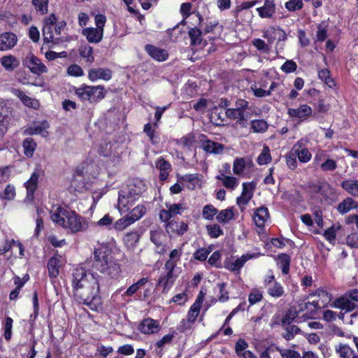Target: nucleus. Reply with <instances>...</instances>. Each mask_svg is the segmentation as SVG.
I'll return each mask as SVG.
<instances>
[{
  "label": "nucleus",
  "instance_id": "nucleus-61",
  "mask_svg": "<svg viewBox=\"0 0 358 358\" xmlns=\"http://www.w3.org/2000/svg\"><path fill=\"white\" fill-rule=\"evenodd\" d=\"M278 350L282 358H301V355L297 351L279 348H278Z\"/></svg>",
  "mask_w": 358,
  "mask_h": 358
},
{
  "label": "nucleus",
  "instance_id": "nucleus-29",
  "mask_svg": "<svg viewBox=\"0 0 358 358\" xmlns=\"http://www.w3.org/2000/svg\"><path fill=\"white\" fill-rule=\"evenodd\" d=\"M357 208H358V203L352 198L348 197L338 204L337 209L340 213L345 214Z\"/></svg>",
  "mask_w": 358,
  "mask_h": 358
},
{
  "label": "nucleus",
  "instance_id": "nucleus-13",
  "mask_svg": "<svg viewBox=\"0 0 358 358\" xmlns=\"http://www.w3.org/2000/svg\"><path fill=\"white\" fill-rule=\"evenodd\" d=\"M261 255L262 254L260 252L247 253L243 255L241 257L238 258L235 261L229 263L227 266V268L231 271H239L247 261L257 258Z\"/></svg>",
  "mask_w": 358,
  "mask_h": 358
},
{
  "label": "nucleus",
  "instance_id": "nucleus-25",
  "mask_svg": "<svg viewBox=\"0 0 358 358\" xmlns=\"http://www.w3.org/2000/svg\"><path fill=\"white\" fill-rule=\"evenodd\" d=\"M145 50L152 58L159 62L165 61L168 57V53L165 50L157 48L152 45H147Z\"/></svg>",
  "mask_w": 358,
  "mask_h": 358
},
{
  "label": "nucleus",
  "instance_id": "nucleus-58",
  "mask_svg": "<svg viewBox=\"0 0 358 358\" xmlns=\"http://www.w3.org/2000/svg\"><path fill=\"white\" fill-rule=\"evenodd\" d=\"M301 331L300 329L295 325L288 327L286 328V331L282 334V336L287 340L292 339L295 335Z\"/></svg>",
  "mask_w": 358,
  "mask_h": 358
},
{
  "label": "nucleus",
  "instance_id": "nucleus-39",
  "mask_svg": "<svg viewBox=\"0 0 358 358\" xmlns=\"http://www.w3.org/2000/svg\"><path fill=\"white\" fill-rule=\"evenodd\" d=\"M134 222V220H133V218L129 213L128 215L117 220L114 224V227L117 231H123Z\"/></svg>",
  "mask_w": 358,
  "mask_h": 358
},
{
  "label": "nucleus",
  "instance_id": "nucleus-33",
  "mask_svg": "<svg viewBox=\"0 0 358 358\" xmlns=\"http://www.w3.org/2000/svg\"><path fill=\"white\" fill-rule=\"evenodd\" d=\"M1 65L7 71H13L19 64V60L13 55L4 56L1 59Z\"/></svg>",
  "mask_w": 358,
  "mask_h": 358
},
{
  "label": "nucleus",
  "instance_id": "nucleus-28",
  "mask_svg": "<svg viewBox=\"0 0 358 358\" xmlns=\"http://www.w3.org/2000/svg\"><path fill=\"white\" fill-rule=\"evenodd\" d=\"M39 178V173L38 171H34L30 178L24 183V186L27 192V197H31L33 199V194L38 186V180Z\"/></svg>",
  "mask_w": 358,
  "mask_h": 358
},
{
  "label": "nucleus",
  "instance_id": "nucleus-27",
  "mask_svg": "<svg viewBox=\"0 0 358 358\" xmlns=\"http://www.w3.org/2000/svg\"><path fill=\"white\" fill-rule=\"evenodd\" d=\"M341 187L349 194L358 197V180L348 179L341 182Z\"/></svg>",
  "mask_w": 358,
  "mask_h": 358
},
{
  "label": "nucleus",
  "instance_id": "nucleus-9",
  "mask_svg": "<svg viewBox=\"0 0 358 358\" xmlns=\"http://www.w3.org/2000/svg\"><path fill=\"white\" fill-rule=\"evenodd\" d=\"M176 268L165 266V273H162L159 277L157 285L163 288L162 292L166 293L172 287L178 275L174 274Z\"/></svg>",
  "mask_w": 358,
  "mask_h": 358
},
{
  "label": "nucleus",
  "instance_id": "nucleus-36",
  "mask_svg": "<svg viewBox=\"0 0 358 358\" xmlns=\"http://www.w3.org/2000/svg\"><path fill=\"white\" fill-rule=\"evenodd\" d=\"M234 16L236 19V22L241 24L245 22H249L252 20L253 15L252 11L243 10L239 13H236V6L234 10Z\"/></svg>",
  "mask_w": 358,
  "mask_h": 358
},
{
  "label": "nucleus",
  "instance_id": "nucleus-53",
  "mask_svg": "<svg viewBox=\"0 0 358 358\" xmlns=\"http://www.w3.org/2000/svg\"><path fill=\"white\" fill-rule=\"evenodd\" d=\"M177 142L183 148L189 149L194 142V136L192 134H188L187 135L178 140Z\"/></svg>",
  "mask_w": 358,
  "mask_h": 358
},
{
  "label": "nucleus",
  "instance_id": "nucleus-48",
  "mask_svg": "<svg viewBox=\"0 0 358 358\" xmlns=\"http://www.w3.org/2000/svg\"><path fill=\"white\" fill-rule=\"evenodd\" d=\"M327 27L328 25L324 22L317 25V31L316 33L317 41L323 42L327 38Z\"/></svg>",
  "mask_w": 358,
  "mask_h": 358
},
{
  "label": "nucleus",
  "instance_id": "nucleus-1",
  "mask_svg": "<svg viewBox=\"0 0 358 358\" xmlns=\"http://www.w3.org/2000/svg\"><path fill=\"white\" fill-rule=\"evenodd\" d=\"M74 297L80 303L92 310H98L102 304L99 295V280L94 273L82 268H76L73 273Z\"/></svg>",
  "mask_w": 358,
  "mask_h": 358
},
{
  "label": "nucleus",
  "instance_id": "nucleus-6",
  "mask_svg": "<svg viewBox=\"0 0 358 358\" xmlns=\"http://www.w3.org/2000/svg\"><path fill=\"white\" fill-rule=\"evenodd\" d=\"M75 94L82 101L96 103L105 98L106 91L103 85L90 86L83 85L80 87L75 88Z\"/></svg>",
  "mask_w": 358,
  "mask_h": 358
},
{
  "label": "nucleus",
  "instance_id": "nucleus-44",
  "mask_svg": "<svg viewBox=\"0 0 358 358\" xmlns=\"http://www.w3.org/2000/svg\"><path fill=\"white\" fill-rule=\"evenodd\" d=\"M318 76L329 87L332 88L335 86V82L331 78L330 71L328 69H324L319 71Z\"/></svg>",
  "mask_w": 358,
  "mask_h": 358
},
{
  "label": "nucleus",
  "instance_id": "nucleus-60",
  "mask_svg": "<svg viewBox=\"0 0 358 358\" xmlns=\"http://www.w3.org/2000/svg\"><path fill=\"white\" fill-rule=\"evenodd\" d=\"M92 48L90 45L83 46L80 50V55L81 57L86 58L87 62H92L94 60L92 55Z\"/></svg>",
  "mask_w": 358,
  "mask_h": 358
},
{
  "label": "nucleus",
  "instance_id": "nucleus-38",
  "mask_svg": "<svg viewBox=\"0 0 358 358\" xmlns=\"http://www.w3.org/2000/svg\"><path fill=\"white\" fill-rule=\"evenodd\" d=\"M267 292L272 297L279 298L284 294V289L280 283L275 281L267 287Z\"/></svg>",
  "mask_w": 358,
  "mask_h": 358
},
{
  "label": "nucleus",
  "instance_id": "nucleus-49",
  "mask_svg": "<svg viewBox=\"0 0 358 358\" xmlns=\"http://www.w3.org/2000/svg\"><path fill=\"white\" fill-rule=\"evenodd\" d=\"M147 208L143 205H138L136 207L133 208L129 215L133 218V220L136 221L141 218L146 213Z\"/></svg>",
  "mask_w": 358,
  "mask_h": 358
},
{
  "label": "nucleus",
  "instance_id": "nucleus-57",
  "mask_svg": "<svg viewBox=\"0 0 358 358\" xmlns=\"http://www.w3.org/2000/svg\"><path fill=\"white\" fill-rule=\"evenodd\" d=\"M263 298L262 292L257 289H253L248 296V301L251 305L255 304Z\"/></svg>",
  "mask_w": 358,
  "mask_h": 358
},
{
  "label": "nucleus",
  "instance_id": "nucleus-5",
  "mask_svg": "<svg viewBox=\"0 0 358 358\" xmlns=\"http://www.w3.org/2000/svg\"><path fill=\"white\" fill-rule=\"evenodd\" d=\"M248 102L244 99L236 101L235 107L225 110V116L231 120H236L242 127H246L247 122L251 117Z\"/></svg>",
  "mask_w": 358,
  "mask_h": 358
},
{
  "label": "nucleus",
  "instance_id": "nucleus-12",
  "mask_svg": "<svg viewBox=\"0 0 358 358\" xmlns=\"http://www.w3.org/2000/svg\"><path fill=\"white\" fill-rule=\"evenodd\" d=\"M287 114L292 118H297L303 121L313 115V110L307 104H301L297 108H289Z\"/></svg>",
  "mask_w": 358,
  "mask_h": 358
},
{
  "label": "nucleus",
  "instance_id": "nucleus-51",
  "mask_svg": "<svg viewBox=\"0 0 358 358\" xmlns=\"http://www.w3.org/2000/svg\"><path fill=\"white\" fill-rule=\"evenodd\" d=\"M298 316V310L296 308H292L288 310L282 320V324L283 325H289L291 322Z\"/></svg>",
  "mask_w": 358,
  "mask_h": 358
},
{
  "label": "nucleus",
  "instance_id": "nucleus-24",
  "mask_svg": "<svg viewBox=\"0 0 358 358\" xmlns=\"http://www.w3.org/2000/svg\"><path fill=\"white\" fill-rule=\"evenodd\" d=\"M187 224L184 222H176L171 220L166 225L168 233H173L178 235H182L187 230Z\"/></svg>",
  "mask_w": 358,
  "mask_h": 358
},
{
  "label": "nucleus",
  "instance_id": "nucleus-55",
  "mask_svg": "<svg viewBox=\"0 0 358 358\" xmlns=\"http://www.w3.org/2000/svg\"><path fill=\"white\" fill-rule=\"evenodd\" d=\"M245 168V161L244 158H237L233 164V171L236 175L241 174Z\"/></svg>",
  "mask_w": 358,
  "mask_h": 358
},
{
  "label": "nucleus",
  "instance_id": "nucleus-17",
  "mask_svg": "<svg viewBox=\"0 0 358 358\" xmlns=\"http://www.w3.org/2000/svg\"><path fill=\"white\" fill-rule=\"evenodd\" d=\"M292 149L301 163H307L310 160L312 155L308 148L303 145L302 141L296 143Z\"/></svg>",
  "mask_w": 358,
  "mask_h": 358
},
{
  "label": "nucleus",
  "instance_id": "nucleus-4",
  "mask_svg": "<svg viewBox=\"0 0 358 358\" xmlns=\"http://www.w3.org/2000/svg\"><path fill=\"white\" fill-rule=\"evenodd\" d=\"M93 266L101 273L111 278L115 276L119 271V266L112 260L110 250L106 245H101L94 252Z\"/></svg>",
  "mask_w": 358,
  "mask_h": 358
},
{
  "label": "nucleus",
  "instance_id": "nucleus-26",
  "mask_svg": "<svg viewBox=\"0 0 358 358\" xmlns=\"http://www.w3.org/2000/svg\"><path fill=\"white\" fill-rule=\"evenodd\" d=\"M155 166L160 171V180H166L171 170V164L168 161L165 160L163 157H159L156 161Z\"/></svg>",
  "mask_w": 358,
  "mask_h": 358
},
{
  "label": "nucleus",
  "instance_id": "nucleus-37",
  "mask_svg": "<svg viewBox=\"0 0 358 358\" xmlns=\"http://www.w3.org/2000/svg\"><path fill=\"white\" fill-rule=\"evenodd\" d=\"M182 249H174L169 254V259L166 262L164 266L176 268L178 262L180 260L182 256Z\"/></svg>",
  "mask_w": 358,
  "mask_h": 358
},
{
  "label": "nucleus",
  "instance_id": "nucleus-47",
  "mask_svg": "<svg viewBox=\"0 0 358 358\" xmlns=\"http://www.w3.org/2000/svg\"><path fill=\"white\" fill-rule=\"evenodd\" d=\"M251 127L254 132L262 133L267 130L268 124L263 120H255L251 122Z\"/></svg>",
  "mask_w": 358,
  "mask_h": 358
},
{
  "label": "nucleus",
  "instance_id": "nucleus-56",
  "mask_svg": "<svg viewBox=\"0 0 358 358\" xmlns=\"http://www.w3.org/2000/svg\"><path fill=\"white\" fill-rule=\"evenodd\" d=\"M271 159L270 150L268 147H264L262 153L257 158V162L259 165H264L268 164Z\"/></svg>",
  "mask_w": 358,
  "mask_h": 358
},
{
  "label": "nucleus",
  "instance_id": "nucleus-42",
  "mask_svg": "<svg viewBox=\"0 0 358 358\" xmlns=\"http://www.w3.org/2000/svg\"><path fill=\"white\" fill-rule=\"evenodd\" d=\"M225 110L220 108L215 107L211 113V118L214 120L217 125H221L225 120Z\"/></svg>",
  "mask_w": 358,
  "mask_h": 358
},
{
  "label": "nucleus",
  "instance_id": "nucleus-41",
  "mask_svg": "<svg viewBox=\"0 0 358 358\" xmlns=\"http://www.w3.org/2000/svg\"><path fill=\"white\" fill-rule=\"evenodd\" d=\"M148 282V279L147 278H142L139 280H138L136 283L131 285L124 293L123 296H131L134 294L138 289H140L142 286L145 285Z\"/></svg>",
  "mask_w": 358,
  "mask_h": 358
},
{
  "label": "nucleus",
  "instance_id": "nucleus-50",
  "mask_svg": "<svg viewBox=\"0 0 358 358\" xmlns=\"http://www.w3.org/2000/svg\"><path fill=\"white\" fill-rule=\"evenodd\" d=\"M218 210L212 205H206L203 207L202 211L203 217L206 220H211L215 215H217Z\"/></svg>",
  "mask_w": 358,
  "mask_h": 358
},
{
  "label": "nucleus",
  "instance_id": "nucleus-3",
  "mask_svg": "<svg viewBox=\"0 0 358 358\" xmlns=\"http://www.w3.org/2000/svg\"><path fill=\"white\" fill-rule=\"evenodd\" d=\"M51 219L59 226L69 229L71 233L85 231L88 228L86 219L81 217L75 211L57 207L55 211L51 213Z\"/></svg>",
  "mask_w": 358,
  "mask_h": 358
},
{
  "label": "nucleus",
  "instance_id": "nucleus-7",
  "mask_svg": "<svg viewBox=\"0 0 358 358\" xmlns=\"http://www.w3.org/2000/svg\"><path fill=\"white\" fill-rule=\"evenodd\" d=\"M57 22V19L54 13L50 14L49 16L44 19L43 35V40L45 43L58 44L63 41L61 38L54 36L53 31L52 30V26L55 25Z\"/></svg>",
  "mask_w": 358,
  "mask_h": 358
},
{
  "label": "nucleus",
  "instance_id": "nucleus-20",
  "mask_svg": "<svg viewBox=\"0 0 358 358\" xmlns=\"http://www.w3.org/2000/svg\"><path fill=\"white\" fill-rule=\"evenodd\" d=\"M112 77V71L108 69L97 68L89 71L88 78L92 81L99 79L109 80Z\"/></svg>",
  "mask_w": 358,
  "mask_h": 358
},
{
  "label": "nucleus",
  "instance_id": "nucleus-32",
  "mask_svg": "<svg viewBox=\"0 0 358 358\" xmlns=\"http://www.w3.org/2000/svg\"><path fill=\"white\" fill-rule=\"evenodd\" d=\"M188 35L190 38V45L193 46L201 45L203 42L202 32L197 27L189 28Z\"/></svg>",
  "mask_w": 358,
  "mask_h": 358
},
{
  "label": "nucleus",
  "instance_id": "nucleus-15",
  "mask_svg": "<svg viewBox=\"0 0 358 358\" xmlns=\"http://www.w3.org/2000/svg\"><path fill=\"white\" fill-rule=\"evenodd\" d=\"M257 11L262 18H272L276 11L275 0H264V5L257 8Z\"/></svg>",
  "mask_w": 358,
  "mask_h": 358
},
{
  "label": "nucleus",
  "instance_id": "nucleus-45",
  "mask_svg": "<svg viewBox=\"0 0 358 358\" xmlns=\"http://www.w3.org/2000/svg\"><path fill=\"white\" fill-rule=\"evenodd\" d=\"M15 194V187L10 184L6 185L3 192L0 191V197L4 200H13Z\"/></svg>",
  "mask_w": 358,
  "mask_h": 358
},
{
  "label": "nucleus",
  "instance_id": "nucleus-62",
  "mask_svg": "<svg viewBox=\"0 0 358 358\" xmlns=\"http://www.w3.org/2000/svg\"><path fill=\"white\" fill-rule=\"evenodd\" d=\"M296 68L297 64L293 60H287L282 65L280 69L286 73H290L294 72Z\"/></svg>",
  "mask_w": 358,
  "mask_h": 358
},
{
  "label": "nucleus",
  "instance_id": "nucleus-34",
  "mask_svg": "<svg viewBox=\"0 0 358 358\" xmlns=\"http://www.w3.org/2000/svg\"><path fill=\"white\" fill-rule=\"evenodd\" d=\"M60 257H52L48 262V269L50 278H56L59 275Z\"/></svg>",
  "mask_w": 358,
  "mask_h": 358
},
{
  "label": "nucleus",
  "instance_id": "nucleus-31",
  "mask_svg": "<svg viewBox=\"0 0 358 358\" xmlns=\"http://www.w3.org/2000/svg\"><path fill=\"white\" fill-rule=\"evenodd\" d=\"M202 301L203 299L199 297L190 307L187 316V319H188L189 322L194 323L196 321L200 312Z\"/></svg>",
  "mask_w": 358,
  "mask_h": 358
},
{
  "label": "nucleus",
  "instance_id": "nucleus-2",
  "mask_svg": "<svg viewBox=\"0 0 358 358\" xmlns=\"http://www.w3.org/2000/svg\"><path fill=\"white\" fill-rule=\"evenodd\" d=\"M145 183L140 179H134L122 185L119 190L117 208L121 213H126L145 191Z\"/></svg>",
  "mask_w": 358,
  "mask_h": 358
},
{
  "label": "nucleus",
  "instance_id": "nucleus-30",
  "mask_svg": "<svg viewBox=\"0 0 358 358\" xmlns=\"http://www.w3.org/2000/svg\"><path fill=\"white\" fill-rule=\"evenodd\" d=\"M234 207L220 210L216 216V220L220 223L225 224L234 220Z\"/></svg>",
  "mask_w": 358,
  "mask_h": 358
},
{
  "label": "nucleus",
  "instance_id": "nucleus-46",
  "mask_svg": "<svg viewBox=\"0 0 358 358\" xmlns=\"http://www.w3.org/2000/svg\"><path fill=\"white\" fill-rule=\"evenodd\" d=\"M336 351L341 358H350L355 352L352 348L344 344H340L336 347Z\"/></svg>",
  "mask_w": 358,
  "mask_h": 358
},
{
  "label": "nucleus",
  "instance_id": "nucleus-52",
  "mask_svg": "<svg viewBox=\"0 0 358 358\" xmlns=\"http://www.w3.org/2000/svg\"><path fill=\"white\" fill-rule=\"evenodd\" d=\"M206 230L208 235L213 238H218L220 236L223 234V231L217 224L207 225Z\"/></svg>",
  "mask_w": 358,
  "mask_h": 358
},
{
  "label": "nucleus",
  "instance_id": "nucleus-10",
  "mask_svg": "<svg viewBox=\"0 0 358 358\" xmlns=\"http://www.w3.org/2000/svg\"><path fill=\"white\" fill-rule=\"evenodd\" d=\"M200 142L203 150L209 154L219 155L222 153L224 146L217 142L211 141L204 135H201Z\"/></svg>",
  "mask_w": 358,
  "mask_h": 358
},
{
  "label": "nucleus",
  "instance_id": "nucleus-63",
  "mask_svg": "<svg viewBox=\"0 0 358 358\" xmlns=\"http://www.w3.org/2000/svg\"><path fill=\"white\" fill-rule=\"evenodd\" d=\"M13 320L8 317L6 318L4 327V338L6 340L9 341L12 336Z\"/></svg>",
  "mask_w": 358,
  "mask_h": 358
},
{
  "label": "nucleus",
  "instance_id": "nucleus-23",
  "mask_svg": "<svg viewBox=\"0 0 358 358\" xmlns=\"http://www.w3.org/2000/svg\"><path fill=\"white\" fill-rule=\"evenodd\" d=\"M269 217L268 208L266 207H260L256 209L253 215V220L258 227H263L266 220Z\"/></svg>",
  "mask_w": 358,
  "mask_h": 358
},
{
  "label": "nucleus",
  "instance_id": "nucleus-16",
  "mask_svg": "<svg viewBox=\"0 0 358 358\" xmlns=\"http://www.w3.org/2000/svg\"><path fill=\"white\" fill-rule=\"evenodd\" d=\"M332 306L340 308L342 310H345V313L352 312V310L358 308V306L356 305L345 294L341 297L336 299L334 301Z\"/></svg>",
  "mask_w": 358,
  "mask_h": 358
},
{
  "label": "nucleus",
  "instance_id": "nucleus-43",
  "mask_svg": "<svg viewBox=\"0 0 358 358\" xmlns=\"http://www.w3.org/2000/svg\"><path fill=\"white\" fill-rule=\"evenodd\" d=\"M31 3L36 12L40 15L47 13L48 10V0H32Z\"/></svg>",
  "mask_w": 358,
  "mask_h": 358
},
{
  "label": "nucleus",
  "instance_id": "nucleus-11",
  "mask_svg": "<svg viewBox=\"0 0 358 358\" xmlns=\"http://www.w3.org/2000/svg\"><path fill=\"white\" fill-rule=\"evenodd\" d=\"M24 64L34 73L41 74L47 71L46 66L38 58L32 54H29L26 57Z\"/></svg>",
  "mask_w": 358,
  "mask_h": 358
},
{
  "label": "nucleus",
  "instance_id": "nucleus-40",
  "mask_svg": "<svg viewBox=\"0 0 358 358\" xmlns=\"http://www.w3.org/2000/svg\"><path fill=\"white\" fill-rule=\"evenodd\" d=\"M22 146L24 155L28 157H31L36 148V143L31 138H27L24 140Z\"/></svg>",
  "mask_w": 358,
  "mask_h": 358
},
{
  "label": "nucleus",
  "instance_id": "nucleus-18",
  "mask_svg": "<svg viewBox=\"0 0 358 358\" xmlns=\"http://www.w3.org/2000/svg\"><path fill=\"white\" fill-rule=\"evenodd\" d=\"M17 42L16 35L11 32H4L0 35V50L4 51L13 48Z\"/></svg>",
  "mask_w": 358,
  "mask_h": 358
},
{
  "label": "nucleus",
  "instance_id": "nucleus-14",
  "mask_svg": "<svg viewBox=\"0 0 358 358\" xmlns=\"http://www.w3.org/2000/svg\"><path fill=\"white\" fill-rule=\"evenodd\" d=\"M48 128H49V124L46 120L34 122L24 130V134L27 135L40 134L43 137H47L48 136Z\"/></svg>",
  "mask_w": 358,
  "mask_h": 358
},
{
  "label": "nucleus",
  "instance_id": "nucleus-21",
  "mask_svg": "<svg viewBox=\"0 0 358 358\" xmlns=\"http://www.w3.org/2000/svg\"><path fill=\"white\" fill-rule=\"evenodd\" d=\"M82 34L86 37L88 42L98 43L103 38V31L96 28L87 27L83 29Z\"/></svg>",
  "mask_w": 358,
  "mask_h": 358
},
{
  "label": "nucleus",
  "instance_id": "nucleus-64",
  "mask_svg": "<svg viewBox=\"0 0 358 358\" xmlns=\"http://www.w3.org/2000/svg\"><path fill=\"white\" fill-rule=\"evenodd\" d=\"M143 131L153 144L158 143L157 138L155 136V131L152 129V126L150 123H148L144 126Z\"/></svg>",
  "mask_w": 358,
  "mask_h": 358
},
{
  "label": "nucleus",
  "instance_id": "nucleus-54",
  "mask_svg": "<svg viewBox=\"0 0 358 358\" xmlns=\"http://www.w3.org/2000/svg\"><path fill=\"white\" fill-rule=\"evenodd\" d=\"M285 6L289 11L295 12L301 10L303 3L302 0H289L285 3Z\"/></svg>",
  "mask_w": 358,
  "mask_h": 358
},
{
  "label": "nucleus",
  "instance_id": "nucleus-59",
  "mask_svg": "<svg viewBox=\"0 0 358 358\" xmlns=\"http://www.w3.org/2000/svg\"><path fill=\"white\" fill-rule=\"evenodd\" d=\"M296 156L292 149L290 152L286 155V163L290 169H295L297 167Z\"/></svg>",
  "mask_w": 358,
  "mask_h": 358
},
{
  "label": "nucleus",
  "instance_id": "nucleus-22",
  "mask_svg": "<svg viewBox=\"0 0 358 358\" xmlns=\"http://www.w3.org/2000/svg\"><path fill=\"white\" fill-rule=\"evenodd\" d=\"M166 236L162 231H150V240L157 246L158 249V253L164 254L166 250L163 243L165 240Z\"/></svg>",
  "mask_w": 358,
  "mask_h": 358
},
{
  "label": "nucleus",
  "instance_id": "nucleus-35",
  "mask_svg": "<svg viewBox=\"0 0 358 358\" xmlns=\"http://www.w3.org/2000/svg\"><path fill=\"white\" fill-rule=\"evenodd\" d=\"M15 94L25 106L33 108L38 107L39 103L38 101L28 96L22 91L17 90Z\"/></svg>",
  "mask_w": 358,
  "mask_h": 358
},
{
  "label": "nucleus",
  "instance_id": "nucleus-19",
  "mask_svg": "<svg viewBox=\"0 0 358 358\" xmlns=\"http://www.w3.org/2000/svg\"><path fill=\"white\" fill-rule=\"evenodd\" d=\"M138 330L143 334H155L159 330V324L157 320L146 318L140 323Z\"/></svg>",
  "mask_w": 358,
  "mask_h": 358
},
{
  "label": "nucleus",
  "instance_id": "nucleus-8",
  "mask_svg": "<svg viewBox=\"0 0 358 358\" xmlns=\"http://www.w3.org/2000/svg\"><path fill=\"white\" fill-rule=\"evenodd\" d=\"M313 164L320 167L322 171H334L337 168L336 162L330 159L324 150H319L315 155Z\"/></svg>",
  "mask_w": 358,
  "mask_h": 358
}]
</instances>
